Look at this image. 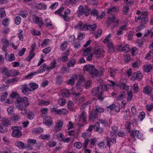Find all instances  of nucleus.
Here are the masks:
<instances>
[{
    "instance_id": "nucleus-24",
    "label": "nucleus",
    "mask_w": 153,
    "mask_h": 153,
    "mask_svg": "<svg viewBox=\"0 0 153 153\" xmlns=\"http://www.w3.org/2000/svg\"><path fill=\"white\" fill-rule=\"evenodd\" d=\"M69 90L67 89L61 90V95L63 97L68 98L70 96V93Z\"/></svg>"
},
{
    "instance_id": "nucleus-28",
    "label": "nucleus",
    "mask_w": 153,
    "mask_h": 153,
    "mask_svg": "<svg viewBox=\"0 0 153 153\" xmlns=\"http://www.w3.org/2000/svg\"><path fill=\"white\" fill-rule=\"evenodd\" d=\"M15 145L21 149H24L27 148L26 146H25L24 144L21 141H17L15 143Z\"/></svg>"
},
{
    "instance_id": "nucleus-4",
    "label": "nucleus",
    "mask_w": 153,
    "mask_h": 153,
    "mask_svg": "<svg viewBox=\"0 0 153 153\" xmlns=\"http://www.w3.org/2000/svg\"><path fill=\"white\" fill-rule=\"evenodd\" d=\"M11 128L13 130L11 134L13 137L19 138L22 136V133L21 130L22 128L21 127L13 126Z\"/></svg>"
},
{
    "instance_id": "nucleus-32",
    "label": "nucleus",
    "mask_w": 153,
    "mask_h": 153,
    "mask_svg": "<svg viewBox=\"0 0 153 153\" xmlns=\"http://www.w3.org/2000/svg\"><path fill=\"white\" fill-rule=\"evenodd\" d=\"M94 110L97 113H102L104 112V109L98 105H96L95 106V109Z\"/></svg>"
},
{
    "instance_id": "nucleus-6",
    "label": "nucleus",
    "mask_w": 153,
    "mask_h": 153,
    "mask_svg": "<svg viewBox=\"0 0 153 153\" xmlns=\"http://www.w3.org/2000/svg\"><path fill=\"white\" fill-rule=\"evenodd\" d=\"M97 27V25L95 23L93 24L92 25L85 24L81 29L83 31L88 30L91 33H93L96 29Z\"/></svg>"
},
{
    "instance_id": "nucleus-13",
    "label": "nucleus",
    "mask_w": 153,
    "mask_h": 153,
    "mask_svg": "<svg viewBox=\"0 0 153 153\" xmlns=\"http://www.w3.org/2000/svg\"><path fill=\"white\" fill-rule=\"evenodd\" d=\"M87 115L84 111H82L79 116V120L82 122L85 123L87 122Z\"/></svg>"
},
{
    "instance_id": "nucleus-9",
    "label": "nucleus",
    "mask_w": 153,
    "mask_h": 153,
    "mask_svg": "<svg viewBox=\"0 0 153 153\" xmlns=\"http://www.w3.org/2000/svg\"><path fill=\"white\" fill-rule=\"evenodd\" d=\"M105 52L102 49H98L94 52V54L97 58H102L104 56Z\"/></svg>"
},
{
    "instance_id": "nucleus-11",
    "label": "nucleus",
    "mask_w": 153,
    "mask_h": 153,
    "mask_svg": "<svg viewBox=\"0 0 153 153\" xmlns=\"http://www.w3.org/2000/svg\"><path fill=\"white\" fill-rule=\"evenodd\" d=\"M143 77L142 74L140 71H138L133 74L132 79L134 80H137L139 81L142 79Z\"/></svg>"
},
{
    "instance_id": "nucleus-8",
    "label": "nucleus",
    "mask_w": 153,
    "mask_h": 153,
    "mask_svg": "<svg viewBox=\"0 0 153 153\" xmlns=\"http://www.w3.org/2000/svg\"><path fill=\"white\" fill-rule=\"evenodd\" d=\"M38 87H24L21 89L22 92L24 94L27 95L31 91L36 89Z\"/></svg>"
},
{
    "instance_id": "nucleus-2",
    "label": "nucleus",
    "mask_w": 153,
    "mask_h": 153,
    "mask_svg": "<svg viewBox=\"0 0 153 153\" xmlns=\"http://www.w3.org/2000/svg\"><path fill=\"white\" fill-rule=\"evenodd\" d=\"M149 14L148 12L147 11L142 12L141 15L137 17H135V22L139 24H146L148 22Z\"/></svg>"
},
{
    "instance_id": "nucleus-61",
    "label": "nucleus",
    "mask_w": 153,
    "mask_h": 153,
    "mask_svg": "<svg viewBox=\"0 0 153 153\" xmlns=\"http://www.w3.org/2000/svg\"><path fill=\"white\" fill-rule=\"evenodd\" d=\"M85 79L83 77H80L76 84V86L80 85L82 83L85 82Z\"/></svg>"
},
{
    "instance_id": "nucleus-58",
    "label": "nucleus",
    "mask_w": 153,
    "mask_h": 153,
    "mask_svg": "<svg viewBox=\"0 0 153 153\" xmlns=\"http://www.w3.org/2000/svg\"><path fill=\"white\" fill-rule=\"evenodd\" d=\"M128 97L127 98V100L128 101H130L131 100L133 97L131 91H127Z\"/></svg>"
},
{
    "instance_id": "nucleus-37",
    "label": "nucleus",
    "mask_w": 153,
    "mask_h": 153,
    "mask_svg": "<svg viewBox=\"0 0 153 153\" xmlns=\"http://www.w3.org/2000/svg\"><path fill=\"white\" fill-rule=\"evenodd\" d=\"M19 79L17 78H14L12 79H8L5 82L6 84H10L14 83L15 82L18 81Z\"/></svg>"
},
{
    "instance_id": "nucleus-56",
    "label": "nucleus",
    "mask_w": 153,
    "mask_h": 153,
    "mask_svg": "<svg viewBox=\"0 0 153 153\" xmlns=\"http://www.w3.org/2000/svg\"><path fill=\"white\" fill-rule=\"evenodd\" d=\"M6 16L5 10L4 8L0 9V17L3 18Z\"/></svg>"
},
{
    "instance_id": "nucleus-51",
    "label": "nucleus",
    "mask_w": 153,
    "mask_h": 153,
    "mask_svg": "<svg viewBox=\"0 0 153 153\" xmlns=\"http://www.w3.org/2000/svg\"><path fill=\"white\" fill-rule=\"evenodd\" d=\"M68 42L67 41L64 42L60 46V49L63 51L67 47Z\"/></svg>"
},
{
    "instance_id": "nucleus-38",
    "label": "nucleus",
    "mask_w": 153,
    "mask_h": 153,
    "mask_svg": "<svg viewBox=\"0 0 153 153\" xmlns=\"http://www.w3.org/2000/svg\"><path fill=\"white\" fill-rule=\"evenodd\" d=\"M66 102L67 101L64 98H61L58 100V104L61 106L64 105Z\"/></svg>"
},
{
    "instance_id": "nucleus-64",
    "label": "nucleus",
    "mask_w": 153,
    "mask_h": 153,
    "mask_svg": "<svg viewBox=\"0 0 153 153\" xmlns=\"http://www.w3.org/2000/svg\"><path fill=\"white\" fill-rule=\"evenodd\" d=\"M83 25L82 22L81 21H79L78 23L74 27L75 29H80L82 26Z\"/></svg>"
},
{
    "instance_id": "nucleus-59",
    "label": "nucleus",
    "mask_w": 153,
    "mask_h": 153,
    "mask_svg": "<svg viewBox=\"0 0 153 153\" xmlns=\"http://www.w3.org/2000/svg\"><path fill=\"white\" fill-rule=\"evenodd\" d=\"M48 111V109L46 108H42L40 110V112L42 115L47 114Z\"/></svg>"
},
{
    "instance_id": "nucleus-43",
    "label": "nucleus",
    "mask_w": 153,
    "mask_h": 153,
    "mask_svg": "<svg viewBox=\"0 0 153 153\" xmlns=\"http://www.w3.org/2000/svg\"><path fill=\"white\" fill-rule=\"evenodd\" d=\"M127 82L126 80L125 79H122L120 80L119 82V85L120 86H127L126 84Z\"/></svg>"
},
{
    "instance_id": "nucleus-47",
    "label": "nucleus",
    "mask_w": 153,
    "mask_h": 153,
    "mask_svg": "<svg viewBox=\"0 0 153 153\" xmlns=\"http://www.w3.org/2000/svg\"><path fill=\"white\" fill-rule=\"evenodd\" d=\"M43 131V129L41 128H34L33 130V133H40L42 132Z\"/></svg>"
},
{
    "instance_id": "nucleus-36",
    "label": "nucleus",
    "mask_w": 153,
    "mask_h": 153,
    "mask_svg": "<svg viewBox=\"0 0 153 153\" xmlns=\"http://www.w3.org/2000/svg\"><path fill=\"white\" fill-rule=\"evenodd\" d=\"M56 138L59 141L62 142L64 138V136L62 133H59L56 134Z\"/></svg>"
},
{
    "instance_id": "nucleus-49",
    "label": "nucleus",
    "mask_w": 153,
    "mask_h": 153,
    "mask_svg": "<svg viewBox=\"0 0 153 153\" xmlns=\"http://www.w3.org/2000/svg\"><path fill=\"white\" fill-rule=\"evenodd\" d=\"M131 111L132 114L134 116H137L138 114L137 111V110L136 108L133 106L131 107Z\"/></svg>"
},
{
    "instance_id": "nucleus-40",
    "label": "nucleus",
    "mask_w": 153,
    "mask_h": 153,
    "mask_svg": "<svg viewBox=\"0 0 153 153\" xmlns=\"http://www.w3.org/2000/svg\"><path fill=\"white\" fill-rule=\"evenodd\" d=\"M37 74V72H31L30 73L28 74L25 77V78L26 79H30L33 77Z\"/></svg>"
},
{
    "instance_id": "nucleus-63",
    "label": "nucleus",
    "mask_w": 153,
    "mask_h": 153,
    "mask_svg": "<svg viewBox=\"0 0 153 153\" xmlns=\"http://www.w3.org/2000/svg\"><path fill=\"white\" fill-rule=\"evenodd\" d=\"M93 128L95 131L97 132H98L100 130V124L98 122L95 123L94 125H93Z\"/></svg>"
},
{
    "instance_id": "nucleus-60",
    "label": "nucleus",
    "mask_w": 153,
    "mask_h": 153,
    "mask_svg": "<svg viewBox=\"0 0 153 153\" xmlns=\"http://www.w3.org/2000/svg\"><path fill=\"white\" fill-rule=\"evenodd\" d=\"M131 123L130 122H127L126 124L125 128L127 129L128 132H130L131 131Z\"/></svg>"
},
{
    "instance_id": "nucleus-12",
    "label": "nucleus",
    "mask_w": 153,
    "mask_h": 153,
    "mask_svg": "<svg viewBox=\"0 0 153 153\" xmlns=\"http://www.w3.org/2000/svg\"><path fill=\"white\" fill-rule=\"evenodd\" d=\"M130 133V136L132 137L134 140H135V137L140 139H141V137L140 135H139V132L137 130H132L131 131L129 132Z\"/></svg>"
},
{
    "instance_id": "nucleus-52",
    "label": "nucleus",
    "mask_w": 153,
    "mask_h": 153,
    "mask_svg": "<svg viewBox=\"0 0 153 153\" xmlns=\"http://www.w3.org/2000/svg\"><path fill=\"white\" fill-rule=\"evenodd\" d=\"M75 79L74 78L71 77L67 81V84L68 85H74L75 83Z\"/></svg>"
},
{
    "instance_id": "nucleus-33",
    "label": "nucleus",
    "mask_w": 153,
    "mask_h": 153,
    "mask_svg": "<svg viewBox=\"0 0 153 153\" xmlns=\"http://www.w3.org/2000/svg\"><path fill=\"white\" fill-rule=\"evenodd\" d=\"M20 74V72L17 70H11L10 71V76H15L19 75Z\"/></svg>"
},
{
    "instance_id": "nucleus-3",
    "label": "nucleus",
    "mask_w": 153,
    "mask_h": 153,
    "mask_svg": "<svg viewBox=\"0 0 153 153\" xmlns=\"http://www.w3.org/2000/svg\"><path fill=\"white\" fill-rule=\"evenodd\" d=\"M83 70L89 73L93 77H97L99 74V71L95 68V66L92 65L88 64L85 65L83 68Z\"/></svg>"
},
{
    "instance_id": "nucleus-22",
    "label": "nucleus",
    "mask_w": 153,
    "mask_h": 153,
    "mask_svg": "<svg viewBox=\"0 0 153 153\" xmlns=\"http://www.w3.org/2000/svg\"><path fill=\"white\" fill-rule=\"evenodd\" d=\"M152 68V66L151 65L146 64L143 66V69L144 71L149 73L151 71Z\"/></svg>"
},
{
    "instance_id": "nucleus-30",
    "label": "nucleus",
    "mask_w": 153,
    "mask_h": 153,
    "mask_svg": "<svg viewBox=\"0 0 153 153\" xmlns=\"http://www.w3.org/2000/svg\"><path fill=\"white\" fill-rule=\"evenodd\" d=\"M1 72L4 75L7 77L10 76V71H9L6 68H3L1 69Z\"/></svg>"
},
{
    "instance_id": "nucleus-16",
    "label": "nucleus",
    "mask_w": 153,
    "mask_h": 153,
    "mask_svg": "<svg viewBox=\"0 0 153 153\" xmlns=\"http://www.w3.org/2000/svg\"><path fill=\"white\" fill-rule=\"evenodd\" d=\"M98 117L97 113L93 110L90 112L88 118L90 120L93 121L97 118Z\"/></svg>"
},
{
    "instance_id": "nucleus-55",
    "label": "nucleus",
    "mask_w": 153,
    "mask_h": 153,
    "mask_svg": "<svg viewBox=\"0 0 153 153\" xmlns=\"http://www.w3.org/2000/svg\"><path fill=\"white\" fill-rule=\"evenodd\" d=\"M91 51V49L90 48H87L84 51V52L83 54V56H86L89 54L90 53V52Z\"/></svg>"
},
{
    "instance_id": "nucleus-44",
    "label": "nucleus",
    "mask_w": 153,
    "mask_h": 153,
    "mask_svg": "<svg viewBox=\"0 0 153 153\" xmlns=\"http://www.w3.org/2000/svg\"><path fill=\"white\" fill-rule=\"evenodd\" d=\"M1 42L4 46H8L9 45V42L5 37L1 39Z\"/></svg>"
},
{
    "instance_id": "nucleus-23",
    "label": "nucleus",
    "mask_w": 153,
    "mask_h": 153,
    "mask_svg": "<svg viewBox=\"0 0 153 153\" xmlns=\"http://www.w3.org/2000/svg\"><path fill=\"white\" fill-rule=\"evenodd\" d=\"M5 59L9 62H11L14 60L15 58L14 55L13 53H11L10 55L7 53H5Z\"/></svg>"
},
{
    "instance_id": "nucleus-46",
    "label": "nucleus",
    "mask_w": 153,
    "mask_h": 153,
    "mask_svg": "<svg viewBox=\"0 0 153 153\" xmlns=\"http://www.w3.org/2000/svg\"><path fill=\"white\" fill-rule=\"evenodd\" d=\"M27 117L30 120H32L35 117V114L33 111H30L27 113Z\"/></svg>"
},
{
    "instance_id": "nucleus-57",
    "label": "nucleus",
    "mask_w": 153,
    "mask_h": 153,
    "mask_svg": "<svg viewBox=\"0 0 153 153\" xmlns=\"http://www.w3.org/2000/svg\"><path fill=\"white\" fill-rule=\"evenodd\" d=\"M146 110L149 111H150L153 109V103L149 104L146 105Z\"/></svg>"
},
{
    "instance_id": "nucleus-42",
    "label": "nucleus",
    "mask_w": 153,
    "mask_h": 153,
    "mask_svg": "<svg viewBox=\"0 0 153 153\" xmlns=\"http://www.w3.org/2000/svg\"><path fill=\"white\" fill-rule=\"evenodd\" d=\"M129 11V8L128 5H126L123 7L122 12L124 14L127 15Z\"/></svg>"
},
{
    "instance_id": "nucleus-20",
    "label": "nucleus",
    "mask_w": 153,
    "mask_h": 153,
    "mask_svg": "<svg viewBox=\"0 0 153 153\" xmlns=\"http://www.w3.org/2000/svg\"><path fill=\"white\" fill-rule=\"evenodd\" d=\"M2 125L5 127H9L11 125V123L8 119L6 118H2L1 120Z\"/></svg>"
},
{
    "instance_id": "nucleus-53",
    "label": "nucleus",
    "mask_w": 153,
    "mask_h": 153,
    "mask_svg": "<svg viewBox=\"0 0 153 153\" xmlns=\"http://www.w3.org/2000/svg\"><path fill=\"white\" fill-rule=\"evenodd\" d=\"M64 7H61L59 9L55 11L54 12V13L55 14L59 15L60 16L61 14H62V13L64 10Z\"/></svg>"
},
{
    "instance_id": "nucleus-5",
    "label": "nucleus",
    "mask_w": 153,
    "mask_h": 153,
    "mask_svg": "<svg viewBox=\"0 0 153 153\" xmlns=\"http://www.w3.org/2000/svg\"><path fill=\"white\" fill-rule=\"evenodd\" d=\"M33 22L36 24H37L40 28L45 25V23L42 18L39 17L36 15H33L32 16Z\"/></svg>"
},
{
    "instance_id": "nucleus-31",
    "label": "nucleus",
    "mask_w": 153,
    "mask_h": 153,
    "mask_svg": "<svg viewBox=\"0 0 153 153\" xmlns=\"http://www.w3.org/2000/svg\"><path fill=\"white\" fill-rule=\"evenodd\" d=\"M45 24L46 27H50L53 25L52 21L49 18H47L45 19Z\"/></svg>"
},
{
    "instance_id": "nucleus-17",
    "label": "nucleus",
    "mask_w": 153,
    "mask_h": 153,
    "mask_svg": "<svg viewBox=\"0 0 153 153\" xmlns=\"http://www.w3.org/2000/svg\"><path fill=\"white\" fill-rule=\"evenodd\" d=\"M48 66L46 63L43 64L37 70V73H42L45 72L46 70L48 71Z\"/></svg>"
},
{
    "instance_id": "nucleus-15",
    "label": "nucleus",
    "mask_w": 153,
    "mask_h": 153,
    "mask_svg": "<svg viewBox=\"0 0 153 153\" xmlns=\"http://www.w3.org/2000/svg\"><path fill=\"white\" fill-rule=\"evenodd\" d=\"M53 120L50 117H47L44 118L43 120L44 123L48 126H51L53 125Z\"/></svg>"
},
{
    "instance_id": "nucleus-34",
    "label": "nucleus",
    "mask_w": 153,
    "mask_h": 153,
    "mask_svg": "<svg viewBox=\"0 0 153 153\" xmlns=\"http://www.w3.org/2000/svg\"><path fill=\"white\" fill-rule=\"evenodd\" d=\"M153 58V50L150 51L147 54L145 58L147 60H150Z\"/></svg>"
},
{
    "instance_id": "nucleus-48",
    "label": "nucleus",
    "mask_w": 153,
    "mask_h": 153,
    "mask_svg": "<svg viewBox=\"0 0 153 153\" xmlns=\"http://www.w3.org/2000/svg\"><path fill=\"white\" fill-rule=\"evenodd\" d=\"M74 48L76 49H77L81 47L80 42L79 41H75L73 44Z\"/></svg>"
},
{
    "instance_id": "nucleus-26",
    "label": "nucleus",
    "mask_w": 153,
    "mask_h": 153,
    "mask_svg": "<svg viewBox=\"0 0 153 153\" xmlns=\"http://www.w3.org/2000/svg\"><path fill=\"white\" fill-rule=\"evenodd\" d=\"M10 22V19L8 18H4L1 21L2 24L4 27H7L8 26Z\"/></svg>"
},
{
    "instance_id": "nucleus-1",
    "label": "nucleus",
    "mask_w": 153,
    "mask_h": 153,
    "mask_svg": "<svg viewBox=\"0 0 153 153\" xmlns=\"http://www.w3.org/2000/svg\"><path fill=\"white\" fill-rule=\"evenodd\" d=\"M15 103L16 108L22 111L21 114H24L26 113V107L29 105V102L27 97H19L15 101Z\"/></svg>"
},
{
    "instance_id": "nucleus-45",
    "label": "nucleus",
    "mask_w": 153,
    "mask_h": 153,
    "mask_svg": "<svg viewBox=\"0 0 153 153\" xmlns=\"http://www.w3.org/2000/svg\"><path fill=\"white\" fill-rule=\"evenodd\" d=\"M126 95L125 93L122 92L120 95L116 97V99L119 100H122L126 97Z\"/></svg>"
},
{
    "instance_id": "nucleus-7",
    "label": "nucleus",
    "mask_w": 153,
    "mask_h": 153,
    "mask_svg": "<svg viewBox=\"0 0 153 153\" xmlns=\"http://www.w3.org/2000/svg\"><path fill=\"white\" fill-rule=\"evenodd\" d=\"M71 13V10L69 8H67L65 10L63 14H61L60 17L63 19L65 22L69 21V17L68 16Z\"/></svg>"
},
{
    "instance_id": "nucleus-21",
    "label": "nucleus",
    "mask_w": 153,
    "mask_h": 153,
    "mask_svg": "<svg viewBox=\"0 0 153 153\" xmlns=\"http://www.w3.org/2000/svg\"><path fill=\"white\" fill-rule=\"evenodd\" d=\"M78 9L79 14L80 15L84 14L85 16H87L89 15V13L88 12H85L84 8L83 6H79L78 7Z\"/></svg>"
},
{
    "instance_id": "nucleus-62",
    "label": "nucleus",
    "mask_w": 153,
    "mask_h": 153,
    "mask_svg": "<svg viewBox=\"0 0 153 153\" xmlns=\"http://www.w3.org/2000/svg\"><path fill=\"white\" fill-rule=\"evenodd\" d=\"M116 11H117V8L115 7H114L111 8H108L107 13L108 14H110L111 13L114 12Z\"/></svg>"
},
{
    "instance_id": "nucleus-50",
    "label": "nucleus",
    "mask_w": 153,
    "mask_h": 153,
    "mask_svg": "<svg viewBox=\"0 0 153 153\" xmlns=\"http://www.w3.org/2000/svg\"><path fill=\"white\" fill-rule=\"evenodd\" d=\"M62 77L60 75L57 76L56 79V84L58 85H59L62 83Z\"/></svg>"
},
{
    "instance_id": "nucleus-19",
    "label": "nucleus",
    "mask_w": 153,
    "mask_h": 153,
    "mask_svg": "<svg viewBox=\"0 0 153 153\" xmlns=\"http://www.w3.org/2000/svg\"><path fill=\"white\" fill-rule=\"evenodd\" d=\"M51 102L49 100L46 101L42 99H39L38 101L37 105L39 106H46L49 105Z\"/></svg>"
},
{
    "instance_id": "nucleus-27",
    "label": "nucleus",
    "mask_w": 153,
    "mask_h": 153,
    "mask_svg": "<svg viewBox=\"0 0 153 153\" xmlns=\"http://www.w3.org/2000/svg\"><path fill=\"white\" fill-rule=\"evenodd\" d=\"M76 60L75 59H72L69 60L67 63V65L69 68L74 67L76 64Z\"/></svg>"
},
{
    "instance_id": "nucleus-35",
    "label": "nucleus",
    "mask_w": 153,
    "mask_h": 153,
    "mask_svg": "<svg viewBox=\"0 0 153 153\" xmlns=\"http://www.w3.org/2000/svg\"><path fill=\"white\" fill-rule=\"evenodd\" d=\"M40 138L43 140H49L51 139V136L49 134H42L40 136Z\"/></svg>"
},
{
    "instance_id": "nucleus-14",
    "label": "nucleus",
    "mask_w": 153,
    "mask_h": 153,
    "mask_svg": "<svg viewBox=\"0 0 153 153\" xmlns=\"http://www.w3.org/2000/svg\"><path fill=\"white\" fill-rule=\"evenodd\" d=\"M34 7L35 8L40 10H45L47 8L46 5L43 3H36Z\"/></svg>"
},
{
    "instance_id": "nucleus-54",
    "label": "nucleus",
    "mask_w": 153,
    "mask_h": 153,
    "mask_svg": "<svg viewBox=\"0 0 153 153\" xmlns=\"http://www.w3.org/2000/svg\"><path fill=\"white\" fill-rule=\"evenodd\" d=\"M73 106L74 104L71 101H68V109L71 111L73 110Z\"/></svg>"
},
{
    "instance_id": "nucleus-25",
    "label": "nucleus",
    "mask_w": 153,
    "mask_h": 153,
    "mask_svg": "<svg viewBox=\"0 0 153 153\" xmlns=\"http://www.w3.org/2000/svg\"><path fill=\"white\" fill-rule=\"evenodd\" d=\"M152 88L151 87H145L143 89V92L147 95L151 94L152 93Z\"/></svg>"
},
{
    "instance_id": "nucleus-41",
    "label": "nucleus",
    "mask_w": 153,
    "mask_h": 153,
    "mask_svg": "<svg viewBox=\"0 0 153 153\" xmlns=\"http://www.w3.org/2000/svg\"><path fill=\"white\" fill-rule=\"evenodd\" d=\"M56 61L55 60H53L50 63V66H48V71H50L54 68L56 66Z\"/></svg>"
},
{
    "instance_id": "nucleus-18",
    "label": "nucleus",
    "mask_w": 153,
    "mask_h": 153,
    "mask_svg": "<svg viewBox=\"0 0 153 153\" xmlns=\"http://www.w3.org/2000/svg\"><path fill=\"white\" fill-rule=\"evenodd\" d=\"M63 124V122L60 120H57L56 122L55 129L57 131L61 130Z\"/></svg>"
},
{
    "instance_id": "nucleus-39",
    "label": "nucleus",
    "mask_w": 153,
    "mask_h": 153,
    "mask_svg": "<svg viewBox=\"0 0 153 153\" xmlns=\"http://www.w3.org/2000/svg\"><path fill=\"white\" fill-rule=\"evenodd\" d=\"M121 50L123 52L127 53L130 51L131 49L129 48V45L127 44L122 48Z\"/></svg>"
},
{
    "instance_id": "nucleus-29",
    "label": "nucleus",
    "mask_w": 153,
    "mask_h": 153,
    "mask_svg": "<svg viewBox=\"0 0 153 153\" xmlns=\"http://www.w3.org/2000/svg\"><path fill=\"white\" fill-rule=\"evenodd\" d=\"M36 140L35 139L28 140H27L28 144L26 145V147L27 148L29 147H32L36 143Z\"/></svg>"
},
{
    "instance_id": "nucleus-10",
    "label": "nucleus",
    "mask_w": 153,
    "mask_h": 153,
    "mask_svg": "<svg viewBox=\"0 0 153 153\" xmlns=\"http://www.w3.org/2000/svg\"><path fill=\"white\" fill-rule=\"evenodd\" d=\"M119 21L118 20H116L115 16L111 15V17H109L108 20L107 22L108 25H110L113 23L117 24L119 23Z\"/></svg>"
}]
</instances>
